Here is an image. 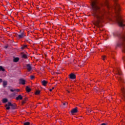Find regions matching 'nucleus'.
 I'll list each match as a JSON object with an SVG mask.
<instances>
[{"mask_svg": "<svg viewBox=\"0 0 125 125\" xmlns=\"http://www.w3.org/2000/svg\"><path fill=\"white\" fill-rule=\"evenodd\" d=\"M26 68L28 72H30V71L32 70V66H31V64H27L26 65Z\"/></svg>", "mask_w": 125, "mask_h": 125, "instance_id": "obj_10", "label": "nucleus"}, {"mask_svg": "<svg viewBox=\"0 0 125 125\" xmlns=\"http://www.w3.org/2000/svg\"><path fill=\"white\" fill-rule=\"evenodd\" d=\"M69 79L71 80H75L76 79V75L73 73H71L69 75Z\"/></svg>", "mask_w": 125, "mask_h": 125, "instance_id": "obj_9", "label": "nucleus"}, {"mask_svg": "<svg viewBox=\"0 0 125 125\" xmlns=\"http://www.w3.org/2000/svg\"><path fill=\"white\" fill-rule=\"evenodd\" d=\"M26 41H27V42H29V41H30V40L29 39L26 40Z\"/></svg>", "mask_w": 125, "mask_h": 125, "instance_id": "obj_36", "label": "nucleus"}, {"mask_svg": "<svg viewBox=\"0 0 125 125\" xmlns=\"http://www.w3.org/2000/svg\"><path fill=\"white\" fill-rule=\"evenodd\" d=\"M117 0H114L115 2L114 9L115 10V20L116 21L120 27L122 28L125 26V21L122 18V16L120 14V10H121V8H120V4L117 2ZM104 2L105 5L109 8V2L108 0H104Z\"/></svg>", "mask_w": 125, "mask_h": 125, "instance_id": "obj_2", "label": "nucleus"}, {"mask_svg": "<svg viewBox=\"0 0 125 125\" xmlns=\"http://www.w3.org/2000/svg\"><path fill=\"white\" fill-rule=\"evenodd\" d=\"M16 91H17L18 92L20 91V90L19 89H16Z\"/></svg>", "mask_w": 125, "mask_h": 125, "instance_id": "obj_30", "label": "nucleus"}, {"mask_svg": "<svg viewBox=\"0 0 125 125\" xmlns=\"http://www.w3.org/2000/svg\"><path fill=\"white\" fill-rule=\"evenodd\" d=\"M5 48H7V46H5Z\"/></svg>", "mask_w": 125, "mask_h": 125, "instance_id": "obj_37", "label": "nucleus"}, {"mask_svg": "<svg viewBox=\"0 0 125 125\" xmlns=\"http://www.w3.org/2000/svg\"><path fill=\"white\" fill-rule=\"evenodd\" d=\"M6 85H7V82L6 81H3V86L5 87Z\"/></svg>", "mask_w": 125, "mask_h": 125, "instance_id": "obj_14", "label": "nucleus"}, {"mask_svg": "<svg viewBox=\"0 0 125 125\" xmlns=\"http://www.w3.org/2000/svg\"><path fill=\"white\" fill-rule=\"evenodd\" d=\"M30 79H31V80H34V79H35V76H34V75H31V76H30Z\"/></svg>", "mask_w": 125, "mask_h": 125, "instance_id": "obj_26", "label": "nucleus"}, {"mask_svg": "<svg viewBox=\"0 0 125 125\" xmlns=\"http://www.w3.org/2000/svg\"><path fill=\"white\" fill-rule=\"evenodd\" d=\"M78 113V107H76L75 108H73L72 110L71 111V113L72 115H74V114Z\"/></svg>", "mask_w": 125, "mask_h": 125, "instance_id": "obj_7", "label": "nucleus"}, {"mask_svg": "<svg viewBox=\"0 0 125 125\" xmlns=\"http://www.w3.org/2000/svg\"><path fill=\"white\" fill-rule=\"evenodd\" d=\"M16 91V89H10V91H11V92H14V91Z\"/></svg>", "mask_w": 125, "mask_h": 125, "instance_id": "obj_28", "label": "nucleus"}, {"mask_svg": "<svg viewBox=\"0 0 125 125\" xmlns=\"http://www.w3.org/2000/svg\"><path fill=\"white\" fill-rule=\"evenodd\" d=\"M25 102L24 101H23L22 102V104H25Z\"/></svg>", "mask_w": 125, "mask_h": 125, "instance_id": "obj_33", "label": "nucleus"}, {"mask_svg": "<svg viewBox=\"0 0 125 125\" xmlns=\"http://www.w3.org/2000/svg\"><path fill=\"white\" fill-rule=\"evenodd\" d=\"M50 91H52V90L51 89H50Z\"/></svg>", "mask_w": 125, "mask_h": 125, "instance_id": "obj_38", "label": "nucleus"}, {"mask_svg": "<svg viewBox=\"0 0 125 125\" xmlns=\"http://www.w3.org/2000/svg\"><path fill=\"white\" fill-rule=\"evenodd\" d=\"M116 76H117L119 80H120L121 81H123V79H122V77L121 76H122V72H121V71H120V70L119 69H117L116 71Z\"/></svg>", "mask_w": 125, "mask_h": 125, "instance_id": "obj_5", "label": "nucleus"}, {"mask_svg": "<svg viewBox=\"0 0 125 125\" xmlns=\"http://www.w3.org/2000/svg\"><path fill=\"white\" fill-rule=\"evenodd\" d=\"M67 92H68V93H70V91L67 90Z\"/></svg>", "mask_w": 125, "mask_h": 125, "instance_id": "obj_39", "label": "nucleus"}, {"mask_svg": "<svg viewBox=\"0 0 125 125\" xmlns=\"http://www.w3.org/2000/svg\"><path fill=\"white\" fill-rule=\"evenodd\" d=\"M41 91L40 90H37L36 92H35V94L37 95L40 94Z\"/></svg>", "mask_w": 125, "mask_h": 125, "instance_id": "obj_22", "label": "nucleus"}, {"mask_svg": "<svg viewBox=\"0 0 125 125\" xmlns=\"http://www.w3.org/2000/svg\"><path fill=\"white\" fill-rule=\"evenodd\" d=\"M119 37L122 40V42L119 44V46H121L122 48V52L125 53V36L124 34H120Z\"/></svg>", "mask_w": 125, "mask_h": 125, "instance_id": "obj_3", "label": "nucleus"}, {"mask_svg": "<svg viewBox=\"0 0 125 125\" xmlns=\"http://www.w3.org/2000/svg\"><path fill=\"white\" fill-rule=\"evenodd\" d=\"M16 100H22L23 99V97L21 95H19L16 98Z\"/></svg>", "mask_w": 125, "mask_h": 125, "instance_id": "obj_12", "label": "nucleus"}, {"mask_svg": "<svg viewBox=\"0 0 125 125\" xmlns=\"http://www.w3.org/2000/svg\"><path fill=\"white\" fill-rule=\"evenodd\" d=\"M87 111L89 113H90L91 112V110H89V109H88Z\"/></svg>", "mask_w": 125, "mask_h": 125, "instance_id": "obj_31", "label": "nucleus"}, {"mask_svg": "<svg viewBox=\"0 0 125 125\" xmlns=\"http://www.w3.org/2000/svg\"><path fill=\"white\" fill-rule=\"evenodd\" d=\"M26 90L27 92H30V91H31V90H32V89H31V88H30L29 87V86H27L26 87Z\"/></svg>", "mask_w": 125, "mask_h": 125, "instance_id": "obj_15", "label": "nucleus"}, {"mask_svg": "<svg viewBox=\"0 0 125 125\" xmlns=\"http://www.w3.org/2000/svg\"><path fill=\"white\" fill-rule=\"evenodd\" d=\"M14 62H18L19 61V58H15L13 59Z\"/></svg>", "mask_w": 125, "mask_h": 125, "instance_id": "obj_17", "label": "nucleus"}, {"mask_svg": "<svg viewBox=\"0 0 125 125\" xmlns=\"http://www.w3.org/2000/svg\"><path fill=\"white\" fill-rule=\"evenodd\" d=\"M24 125H31V124L30 123V122H25L23 124Z\"/></svg>", "mask_w": 125, "mask_h": 125, "instance_id": "obj_21", "label": "nucleus"}, {"mask_svg": "<svg viewBox=\"0 0 125 125\" xmlns=\"http://www.w3.org/2000/svg\"><path fill=\"white\" fill-rule=\"evenodd\" d=\"M121 91L122 92V95H123L122 99H123V100H125V87H121Z\"/></svg>", "mask_w": 125, "mask_h": 125, "instance_id": "obj_6", "label": "nucleus"}, {"mask_svg": "<svg viewBox=\"0 0 125 125\" xmlns=\"http://www.w3.org/2000/svg\"><path fill=\"white\" fill-rule=\"evenodd\" d=\"M22 58H24V59H27V55L23 54L22 55Z\"/></svg>", "mask_w": 125, "mask_h": 125, "instance_id": "obj_19", "label": "nucleus"}, {"mask_svg": "<svg viewBox=\"0 0 125 125\" xmlns=\"http://www.w3.org/2000/svg\"><path fill=\"white\" fill-rule=\"evenodd\" d=\"M106 58V56H103L102 59H103V60H105V59Z\"/></svg>", "mask_w": 125, "mask_h": 125, "instance_id": "obj_27", "label": "nucleus"}, {"mask_svg": "<svg viewBox=\"0 0 125 125\" xmlns=\"http://www.w3.org/2000/svg\"><path fill=\"white\" fill-rule=\"evenodd\" d=\"M0 71H2V72H4V71H5V70H4V68H3V67H2V66H0Z\"/></svg>", "mask_w": 125, "mask_h": 125, "instance_id": "obj_20", "label": "nucleus"}, {"mask_svg": "<svg viewBox=\"0 0 125 125\" xmlns=\"http://www.w3.org/2000/svg\"><path fill=\"white\" fill-rule=\"evenodd\" d=\"M27 47V45H23L21 46V49H24V48H26Z\"/></svg>", "mask_w": 125, "mask_h": 125, "instance_id": "obj_23", "label": "nucleus"}, {"mask_svg": "<svg viewBox=\"0 0 125 125\" xmlns=\"http://www.w3.org/2000/svg\"><path fill=\"white\" fill-rule=\"evenodd\" d=\"M26 81L23 79H20V84H25L26 83Z\"/></svg>", "mask_w": 125, "mask_h": 125, "instance_id": "obj_11", "label": "nucleus"}, {"mask_svg": "<svg viewBox=\"0 0 125 125\" xmlns=\"http://www.w3.org/2000/svg\"><path fill=\"white\" fill-rule=\"evenodd\" d=\"M67 105H68V103L67 102L64 103L62 104V108H65V107H66Z\"/></svg>", "mask_w": 125, "mask_h": 125, "instance_id": "obj_16", "label": "nucleus"}, {"mask_svg": "<svg viewBox=\"0 0 125 125\" xmlns=\"http://www.w3.org/2000/svg\"><path fill=\"white\" fill-rule=\"evenodd\" d=\"M53 89H54V87H53L51 89L52 90Z\"/></svg>", "mask_w": 125, "mask_h": 125, "instance_id": "obj_35", "label": "nucleus"}, {"mask_svg": "<svg viewBox=\"0 0 125 125\" xmlns=\"http://www.w3.org/2000/svg\"><path fill=\"white\" fill-rule=\"evenodd\" d=\"M68 1L69 2H70L71 4H73L74 2H73V1H71V0H68Z\"/></svg>", "mask_w": 125, "mask_h": 125, "instance_id": "obj_29", "label": "nucleus"}, {"mask_svg": "<svg viewBox=\"0 0 125 125\" xmlns=\"http://www.w3.org/2000/svg\"><path fill=\"white\" fill-rule=\"evenodd\" d=\"M101 125H107V124L105 123H103V124H101Z\"/></svg>", "mask_w": 125, "mask_h": 125, "instance_id": "obj_32", "label": "nucleus"}, {"mask_svg": "<svg viewBox=\"0 0 125 125\" xmlns=\"http://www.w3.org/2000/svg\"><path fill=\"white\" fill-rule=\"evenodd\" d=\"M99 90V88L98 87H95L94 88L95 91H98Z\"/></svg>", "mask_w": 125, "mask_h": 125, "instance_id": "obj_24", "label": "nucleus"}, {"mask_svg": "<svg viewBox=\"0 0 125 125\" xmlns=\"http://www.w3.org/2000/svg\"><path fill=\"white\" fill-rule=\"evenodd\" d=\"M8 101V100H7V99H6V98H4L2 100L3 103H6V102H7Z\"/></svg>", "mask_w": 125, "mask_h": 125, "instance_id": "obj_18", "label": "nucleus"}, {"mask_svg": "<svg viewBox=\"0 0 125 125\" xmlns=\"http://www.w3.org/2000/svg\"><path fill=\"white\" fill-rule=\"evenodd\" d=\"M0 83H2V79H0Z\"/></svg>", "mask_w": 125, "mask_h": 125, "instance_id": "obj_34", "label": "nucleus"}, {"mask_svg": "<svg viewBox=\"0 0 125 125\" xmlns=\"http://www.w3.org/2000/svg\"><path fill=\"white\" fill-rule=\"evenodd\" d=\"M30 125H33V123H32L31 124H30Z\"/></svg>", "mask_w": 125, "mask_h": 125, "instance_id": "obj_40", "label": "nucleus"}, {"mask_svg": "<svg viewBox=\"0 0 125 125\" xmlns=\"http://www.w3.org/2000/svg\"><path fill=\"white\" fill-rule=\"evenodd\" d=\"M47 83V82H46L45 80H43L42 81V84L44 86H45V85H46Z\"/></svg>", "mask_w": 125, "mask_h": 125, "instance_id": "obj_13", "label": "nucleus"}, {"mask_svg": "<svg viewBox=\"0 0 125 125\" xmlns=\"http://www.w3.org/2000/svg\"><path fill=\"white\" fill-rule=\"evenodd\" d=\"M11 109H13V110H14L16 107H15V105L12 104L10 102H8V104L5 105V107H6V110H9L10 109V106Z\"/></svg>", "mask_w": 125, "mask_h": 125, "instance_id": "obj_4", "label": "nucleus"}, {"mask_svg": "<svg viewBox=\"0 0 125 125\" xmlns=\"http://www.w3.org/2000/svg\"><path fill=\"white\" fill-rule=\"evenodd\" d=\"M112 36H113V37H117V36H119V35H117V34H116L115 33H112Z\"/></svg>", "mask_w": 125, "mask_h": 125, "instance_id": "obj_25", "label": "nucleus"}, {"mask_svg": "<svg viewBox=\"0 0 125 125\" xmlns=\"http://www.w3.org/2000/svg\"><path fill=\"white\" fill-rule=\"evenodd\" d=\"M24 37H25V35L23 32H21L20 34H18V38L19 39H23Z\"/></svg>", "mask_w": 125, "mask_h": 125, "instance_id": "obj_8", "label": "nucleus"}, {"mask_svg": "<svg viewBox=\"0 0 125 125\" xmlns=\"http://www.w3.org/2000/svg\"><path fill=\"white\" fill-rule=\"evenodd\" d=\"M91 6L92 14L95 19V25L98 27L101 22H104L105 15L109 14V12L104 10L103 5L98 3L96 0H90Z\"/></svg>", "mask_w": 125, "mask_h": 125, "instance_id": "obj_1", "label": "nucleus"}]
</instances>
